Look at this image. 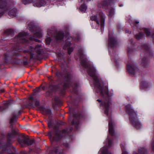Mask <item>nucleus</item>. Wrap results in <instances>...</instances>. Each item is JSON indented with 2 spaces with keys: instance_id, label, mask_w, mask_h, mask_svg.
<instances>
[{
  "instance_id": "52",
  "label": "nucleus",
  "mask_w": 154,
  "mask_h": 154,
  "mask_svg": "<svg viewBox=\"0 0 154 154\" xmlns=\"http://www.w3.org/2000/svg\"><path fill=\"white\" fill-rule=\"evenodd\" d=\"M122 6V5H120V6L121 7Z\"/></svg>"
},
{
  "instance_id": "32",
  "label": "nucleus",
  "mask_w": 154,
  "mask_h": 154,
  "mask_svg": "<svg viewBox=\"0 0 154 154\" xmlns=\"http://www.w3.org/2000/svg\"><path fill=\"white\" fill-rule=\"evenodd\" d=\"M49 89V90H51L52 92H53V91H54L55 90V87L52 86H50Z\"/></svg>"
},
{
  "instance_id": "44",
  "label": "nucleus",
  "mask_w": 154,
  "mask_h": 154,
  "mask_svg": "<svg viewBox=\"0 0 154 154\" xmlns=\"http://www.w3.org/2000/svg\"><path fill=\"white\" fill-rule=\"evenodd\" d=\"M152 149L154 151V141L153 143H152Z\"/></svg>"
},
{
  "instance_id": "51",
  "label": "nucleus",
  "mask_w": 154,
  "mask_h": 154,
  "mask_svg": "<svg viewBox=\"0 0 154 154\" xmlns=\"http://www.w3.org/2000/svg\"><path fill=\"white\" fill-rule=\"evenodd\" d=\"M1 107H0V109H1Z\"/></svg>"
},
{
  "instance_id": "35",
  "label": "nucleus",
  "mask_w": 154,
  "mask_h": 154,
  "mask_svg": "<svg viewBox=\"0 0 154 154\" xmlns=\"http://www.w3.org/2000/svg\"><path fill=\"white\" fill-rule=\"evenodd\" d=\"M147 60H146V58H144L143 59V61H142V64L144 65L145 64V63H146L147 62Z\"/></svg>"
},
{
  "instance_id": "1",
  "label": "nucleus",
  "mask_w": 154,
  "mask_h": 154,
  "mask_svg": "<svg viewBox=\"0 0 154 154\" xmlns=\"http://www.w3.org/2000/svg\"><path fill=\"white\" fill-rule=\"evenodd\" d=\"M88 68V72L90 75L92 77L94 81L95 87L97 90H99L100 91V96L101 97H106L105 101L103 103L99 99L97 101L100 103V105L103 106L105 107V112L106 114L108 115L109 110V107L111 104V100L108 97V91L106 87H103V84L100 81L98 78L97 74L94 67L91 66Z\"/></svg>"
},
{
  "instance_id": "6",
  "label": "nucleus",
  "mask_w": 154,
  "mask_h": 154,
  "mask_svg": "<svg viewBox=\"0 0 154 154\" xmlns=\"http://www.w3.org/2000/svg\"><path fill=\"white\" fill-rule=\"evenodd\" d=\"M27 35V33L25 32H21L15 39H17L18 41H20V42H25L26 41V38H27L26 37Z\"/></svg>"
},
{
  "instance_id": "13",
  "label": "nucleus",
  "mask_w": 154,
  "mask_h": 154,
  "mask_svg": "<svg viewBox=\"0 0 154 154\" xmlns=\"http://www.w3.org/2000/svg\"><path fill=\"white\" fill-rule=\"evenodd\" d=\"M60 133V132L56 133L55 136L53 137H52V136L51 133H49L48 135L49 136L51 137V140H52L53 141V140H57L61 137V136L59 135Z\"/></svg>"
},
{
  "instance_id": "25",
  "label": "nucleus",
  "mask_w": 154,
  "mask_h": 154,
  "mask_svg": "<svg viewBox=\"0 0 154 154\" xmlns=\"http://www.w3.org/2000/svg\"><path fill=\"white\" fill-rule=\"evenodd\" d=\"M139 152L140 154H146V150L144 148H141L139 149Z\"/></svg>"
},
{
  "instance_id": "28",
  "label": "nucleus",
  "mask_w": 154,
  "mask_h": 154,
  "mask_svg": "<svg viewBox=\"0 0 154 154\" xmlns=\"http://www.w3.org/2000/svg\"><path fill=\"white\" fill-rule=\"evenodd\" d=\"M144 31L147 36H149L150 32L149 29L145 28L144 29Z\"/></svg>"
},
{
  "instance_id": "38",
  "label": "nucleus",
  "mask_w": 154,
  "mask_h": 154,
  "mask_svg": "<svg viewBox=\"0 0 154 154\" xmlns=\"http://www.w3.org/2000/svg\"><path fill=\"white\" fill-rule=\"evenodd\" d=\"M58 150H59V149H58V148H55L54 149V151L56 153H57L58 152Z\"/></svg>"
},
{
  "instance_id": "5",
  "label": "nucleus",
  "mask_w": 154,
  "mask_h": 154,
  "mask_svg": "<svg viewBox=\"0 0 154 154\" xmlns=\"http://www.w3.org/2000/svg\"><path fill=\"white\" fill-rule=\"evenodd\" d=\"M18 141L22 146H23V144H26L28 145H32L34 143L33 140H30L28 138H26L24 136L23 140L19 139Z\"/></svg>"
},
{
  "instance_id": "10",
  "label": "nucleus",
  "mask_w": 154,
  "mask_h": 154,
  "mask_svg": "<svg viewBox=\"0 0 154 154\" xmlns=\"http://www.w3.org/2000/svg\"><path fill=\"white\" fill-rule=\"evenodd\" d=\"M41 45H36L35 48H34L32 47H30V49L29 51V52L31 54V51H35L37 52L38 54H40L41 53Z\"/></svg>"
},
{
  "instance_id": "29",
  "label": "nucleus",
  "mask_w": 154,
  "mask_h": 154,
  "mask_svg": "<svg viewBox=\"0 0 154 154\" xmlns=\"http://www.w3.org/2000/svg\"><path fill=\"white\" fill-rule=\"evenodd\" d=\"M107 141L108 142V144L106 143V146H107L109 147H110L111 146L112 141L111 140L109 139H108Z\"/></svg>"
},
{
  "instance_id": "17",
  "label": "nucleus",
  "mask_w": 154,
  "mask_h": 154,
  "mask_svg": "<svg viewBox=\"0 0 154 154\" xmlns=\"http://www.w3.org/2000/svg\"><path fill=\"white\" fill-rule=\"evenodd\" d=\"M29 100L32 102L35 103V106H37L39 105V101L37 99L34 100L32 96H30L29 98Z\"/></svg>"
},
{
  "instance_id": "49",
  "label": "nucleus",
  "mask_w": 154,
  "mask_h": 154,
  "mask_svg": "<svg viewBox=\"0 0 154 154\" xmlns=\"http://www.w3.org/2000/svg\"><path fill=\"white\" fill-rule=\"evenodd\" d=\"M134 154H137L136 152H134Z\"/></svg>"
},
{
  "instance_id": "47",
  "label": "nucleus",
  "mask_w": 154,
  "mask_h": 154,
  "mask_svg": "<svg viewBox=\"0 0 154 154\" xmlns=\"http://www.w3.org/2000/svg\"><path fill=\"white\" fill-rule=\"evenodd\" d=\"M30 105L31 106H32L33 105V103H30Z\"/></svg>"
},
{
  "instance_id": "27",
  "label": "nucleus",
  "mask_w": 154,
  "mask_h": 154,
  "mask_svg": "<svg viewBox=\"0 0 154 154\" xmlns=\"http://www.w3.org/2000/svg\"><path fill=\"white\" fill-rule=\"evenodd\" d=\"M51 40V39L50 37H47L45 39V42L46 45H49L50 44Z\"/></svg>"
},
{
  "instance_id": "9",
  "label": "nucleus",
  "mask_w": 154,
  "mask_h": 154,
  "mask_svg": "<svg viewBox=\"0 0 154 154\" xmlns=\"http://www.w3.org/2000/svg\"><path fill=\"white\" fill-rule=\"evenodd\" d=\"M79 53L80 55V60L82 65L85 67H87V63L85 59V55L83 54L82 52H81L80 50L79 51Z\"/></svg>"
},
{
  "instance_id": "20",
  "label": "nucleus",
  "mask_w": 154,
  "mask_h": 154,
  "mask_svg": "<svg viewBox=\"0 0 154 154\" xmlns=\"http://www.w3.org/2000/svg\"><path fill=\"white\" fill-rule=\"evenodd\" d=\"M43 112L44 114L51 115V112L49 108H45L43 109Z\"/></svg>"
},
{
  "instance_id": "3",
  "label": "nucleus",
  "mask_w": 154,
  "mask_h": 154,
  "mask_svg": "<svg viewBox=\"0 0 154 154\" xmlns=\"http://www.w3.org/2000/svg\"><path fill=\"white\" fill-rule=\"evenodd\" d=\"M23 3L24 5L32 3L34 6L37 7L43 6L46 4L44 0H36L32 2V0H23Z\"/></svg>"
},
{
  "instance_id": "2",
  "label": "nucleus",
  "mask_w": 154,
  "mask_h": 154,
  "mask_svg": "<svg viewBox=\"0 0 154 154\" xmlns=\"http://www.w3.org/2000/svg\"><path fill=\"white\" fill-rule=\"evenodd\" d=\"M127 112L129 116V119L130 122L132 123L137 129L140 128L141 125L137 119L136 113L132 109L130 105L126 106Z\"/></svg>"
},
{
  "instance_id": "21",
  "label": "nucleus",
  "mask_w": 154,
  "mask_h": 154,
  "mask_svg": "<svg viewBox=\"0 0 154 154\" xmlns=\"http://www.w3.org/2000/svg\"><path fill=\"white\" fill-rule=\"evenodd\" d=\"M91 19L92 20L96 21L97 24H98V25H99L100 24L99 21L97 19V16L95 15L91 16Z\"/></svg>"
},
{
  "instance_id": "37",
  "label": "nucleus",
  "mask_w": 154,
  "mask_h": 154,
  "mask_svg": "<svg viewBox=\"0 0 154 154\" xmlns=\"http://www.w3.org/2000/svg\"><path fill=\"white\" fill-rule=\"evenodd\" d=\"M29 37V39L30 40H35V41H38V40L36 39H35L34 38H32V37Z\"/></svg>"
},
{
  "instance_id": "15",
  "label": "nucleus",
  "mask_w": 154,
  "mask_h": 154,
  "mask_svg": "<svg viewBox=\"0 0 154 154\" xmlns=\"http://www.w3.org/2000/svg\"><path fill=\"white\" fill-rule=\"evenodd\" d=\"M99 15L100 17V23L101 26L102 27H103V24L105 22L104 15L102 12H100L99 13Z\"/></svg>"
},
{
  "instance_id": "46",
  "label": "nucleus",
  "mask_w": 154,
  "mask_h": 154,
  "mask_svg": "<svg viewBox=\"0 0 154 154\" xmlns=\"http://www.w3.org/2000/svg\"><path fill=\"white\" fill-rule=\"evenodd\" d=\"M30 58L31 59L33 57V55H32L31 54H30Z\"/></svg>"
},
{
  "instance_id": "11",
  "label": "nucleus",
  "mask_w": 154,
  "mask_h": 154,
  "mask_svg": "<svg viewBox=\"0 0 154 154\" xmlns=\"http://www.w3.org/2000/svg\"><path fill=\"white\" fill-rule=\"evenodd\" d=\"M109 131L111 136H113L114 132L113 129V125L111 119H110L109 122Z\"/></svg>"
},
{
  "instance_id": "16",
  "label": "nucleus",
  "mask_w": 154,
  "mask_h": 154,
  "mask_svg": "<svg viewBox=\"0 0 154 154\" xmlns=\"http://www.w3.org/2000/svg\"><path fill=\"white\" fill-rule=\"evenodd\" d=\"M17 10L16 8H12L8 12V14L11 16H13L15 17L16 16V14L17 12Z\"/></svg>"
},
{
  "instance_id": "30",
  "label": "nucleus",
  "mask_w": 154,
  "mask_h": 154,
  "mask_svg": "<svg viewBox=\"0 0 154 154\" xmlns=\"http://www.w3.org/2000/svg\"><path fill=\"white\" fill-rule=\"evenodd\" d=\"M121 147L122 151V154H128V152L125 150L123 145H121Z\"/></svg>"
},
{
  "instance_id": "34",
  "label": "nucleus",
  "mask_w": 154,
  "mask_h": 154,
  "mask_svg": "<svg viewBox=\"0 0 154 154\" xmlns=\"http://www.w3.org/2000/svg\"><path fill=\"white\" fill-rule=\"evenodd\" d=\"M51 29H49L48 30L47 34L49 36L51 35Z\"/></svg>"
},
{
  "instance_id": "42",
  "label": "nucleus",
  "mask_w": 154,
  "mask_h": 154,
  "mask_svg": "<svg viewBox=\"0 0 154 154\" xmlns=\"http://www.w3.org/2000/svg\"><path fill=\"white\" fill-rule=\"evenodd\" d=\"M5 90L3 89H0V92L1 93H3L4 92Z\"/></svg>"
},
{
  "instance_id": "31",
  "label": "nucleus",
  "mask_w": 154,
  "mask_h": 154,
  "mask_svg": "<svg viewBox=\"0 0 154 154\" xmlns=\"http://www.w3.org/2000/svg\"><path fill=\"white\" fill-rule=\"evenodd\" d=\"M102 4L103 6L102 7L103 8H105L107 6H108V5L106 2H103V3Z\"/></svg>"
},
{
  "instance_id": "39",
  "label": "nucleus",
  "mask_w": 154,
  "mask_h": 154,
  "mask_svg": "<svg viewBox=\"0 0 154 154\" xmlns=\"http://www.w3.org/2000/svg\"><path fill=\"white\" fill-rule=\"evenodd\" d=\"M75 119H74V120H73V122H72V124H75L76 125H78V122H77V123H75Z\"/></svg>"
},
{
  "instance_id": "41",
  "label": "nucleus",
  "mask_w": 154,
  "mask_h": 154,
  "mask_svg": "<svg viewBox=\"0 0 154 154\" xmlns=\"http://www.w3.org/2000/svg\"><path fill=\"white\" fill-rule=\"evenodd\" d=\"M46 94H47V95L48 96H51V94H50V91H48L46 93Z\"/></svg>"
},
{
  "instance_id": "12",
  "label": "nucleus",
  "mask_w": 154,
  "mask_h": 154,
  "mask_svg": "<svg viewBox=\"0 0 154 154\" xmlns=\"http://www.w3.org/2000/svg\"><path fill=\"white\" fill-rule=\"evenodd\" d=\"M127 69L128 72L131 74H134L135 72L137 70V68L130 64L127 65Z\"/></svg>"
},
{
  "instance_id": "19",
  "label": "nucleus",
  "mask_w": 154,
  "mask_h": 154,
  "mask_svg": "<svg viewBox=\"0 0 154 154\" xmlns=\"http://www.w3.org/2000/svg\"><path fill=\"white\" fill-rule=\"evenodd\" d=\"M63 37V32H60L57 34L56 38L57 40H61Z\"/></svg>"
},
{
  "instance_id": "22",
  "label": "nucleus",
  "mask_w": 154,
  "mask_h": 154,
  "mask_svg": "<svg viewBox=\"0 0 154 154\" xmlns=\"http://www.w3.org/2000/svg\"><path fill=\"white\" fill-rule=\"evenodd\" d=\"M87 9V7L85 5H81L80 7L81 11L82 12H85Z\"/></svg>"
},
{
  "instance_id": "8",
  "label": "nucleus",
  "mask_w": 154,
  "mask_h": 154,
  "mask_svg": "<svg viewBox=\"0 0 154 154\" xmlns=\"http://www.w3.org/2000/svg\"><path fill=\"white\" fill-rule=\"evenodd\" d=\"M117 44V42L116 39L109 35V46L114 47L116 46Z\"/></svg>"
},
{
  "instance_id": "24",
  "label": "nucleus",
  "mask_w": 154,
  "mask_h": 154,
  "mask_svg": "<svg viewBox=\"0 0 154 154\" xmlns=\"http://www.w3.org/2000/svg\"><path fill=\"white\" fill-rule=\"evenodd\" d=\"M42 33L41 31L37 32L34 34V36H37V37L40 38L42 37Z\"/></svg>"
},
{
  "instance_id": "14",
  "label": "nucleus",
  "mask_w": 154,
  "mask_h": 154,
  "mask_svg": "<svg viewBox=\"0 0 154 154\" xmlns=\"http://www.w3.org/2000/svg\"><path fill=\"white\" fill-rule=\"evenodd\" d=\"M99 154H111L108 151L105 147L101 148L99 152Z\"/></svg>"
},
{
  "instance_id": "50",
  "label": "nucleus",
  "mask_w": 154,
  "mask_h": 154,
  "mask_svg": "<svg viewBox=\"0 0 154 154\" xmlns=\"http://www.w3.org/2000/svg\"><path fill=\"white\" fill-rule=\"evenodd\" d=\"M64 130L63 131V133H64Z\"/></svg>"
},
{
  "instance_id": "7",
  "label": "nucleus",
  "mask_w": 154,
  "mask_h": 154,
  "mask_svg": "<svg viewBox=\"0 0 154 154\" xmlns=\"http://www.w3.org/2000/svg\"><path fill=\"white\" fill-rule=\"evenodd\" d=\"M0 9L3 11L10 10L7 2L2 0H0Z\"/></svg>"
},
{
  "instance_id": "45",
  "label": "nucleus",
  "mask_w": 154,
  "mask_h": 154,
  "mask_svg": "<svg viewBox=\"0 0 154 154\" xmlns=\"http://www.w3.org/2000/svg\"><path fill=\"white\" fill-rule=\"evenodd\" d=\"M64 86L65 87H70V86L69 85H64Z\"/></svg>"
},
{
  "instance_id": "48",
  "label": "nucleus",
  "mask_w": 154,
  "mask_h": 154,
  "mask_svg": "<svg viewBox=\"0 0 154 154\" xmlns=\"http://www.w3.org/2000/svg\"><path fill=\"white\" fill-rule=\"evenodd\" d=\"M136 23L137 24H138L139 23V21H136Z\"/></svg>"
},
{
  "instance_id": "18",
  "label": "nucleus",
  "mask_w": 154,
  "mask_h": 154,
  "mask_svg": "<svg viewBox=\"0 0 154 154\" xmlns=\"http://www.w3.org/2000/svg\"><path fill=\"white\" fill-rule=\"evenodd\" d=\"M27 28L31 31H32L35 29V26L33 25L32 22L30 23L29 24H28Z\"/></svg>"
},
{
  "instance_id": "33",
  "label": "nucleus",
  "mask_w": 154,
  "mask_h": 154,
  "mask_svg": "<svg viewBox=\"0 0 154 154\" xmlns=\"http://www.w3.org/2000/svg\"><path fill=\"white\" fill-rule=\"evenodd\" d=\"M14 101L12 100H10L8 102L5 103V105H10L14 103Z\"/></svg>"
},
{
  "instance_id": "43",
  "label": "nucleus",
  "mask_w": 154,
  "mask_h": 154,
  "mask_svg": "<svg viewBox=\"0 0 154 154\" xmlns=\"http://www.w3.org/2000/svg\"><path fill=\"white\" fill-rule=\"evenodd\" d=\"M14 121V120L13 119H12L11 120V123H12Z\"/></svg>"
},
{
  "instance_id": "4",
  "label": "nucleus",
  "mask_w": 154,
  "mask_h": 154,
  "mask_svg": "<svg viewBox=\"0 0 154 154\" xmlns=\"http://www.w3.org/2000/svg\"><path fill=\"white\" fill-rule=\"evenodd\" d=\"M72 37H69L66 40L65 44H64L63 48L65 49H67L68 51V53L69 54L73 51V49L71 47H70L71 44L70 41L72 40Z\"/></svg>"
},
{
  "instance_id": "26",
  "label": "nucleus",
  "mask_w": 154,
  "mask_h": 154,
  "mask_svg": "<svg viewBox=\"0 0 154 154\" xmlns=\"http://www.w3.org/2000/svg\"><path fill=\"white\" fill-rule=\"evenodd\" d=\"M144 35L142 33H139V34L136 35L135 37L136 38L138 39H140L142 37H143Z\"/></svg>"
},
{
  "instance_id": "36",
  "label": "nucleus",
  "mask_w": 154,
  "mask_h": 154,
  "mask_svg": "<svg viewBox=\"0 0 154 154\" xmlns=\"http://www.w3.org/2000/svg\"><path fill=\"white\" fill-rule=\"evenodd\" d=\"M48 126L49 128H51V127L52 125H51V122H50V121L48 122Z\"/></svg>"
},
{
  "instance_id": "40",
  "label": "nucleus",
  "mask_w": 154,
  "mask_h": 154,
  "mask_svg": "<svg viewBox=\"0 0 154 154\" xmlns=\"http://www.w3.org/2000/svg\"><path fill=\"white\" fill-rule=\"evenodd\" d=\"M34 91L35 92H38L39 91V88H36Z\"/></svg>"
},
{
  "instance_id": "23",
  "label": "nucleus",
  "mask_w": 154,
  "mask_h": 154,
  "mask_svg": "<svg viewBox=\"0 0 154 154\" xmlns=\"http://www.w3.org/2000/svg\"><path fill=\"white\" fill-rule=\"evenodd\" d=\"M141 86L143 88H147L149 86L148 83L146 82H144L141 83Z\"/></svg>"
}]
</instances>
